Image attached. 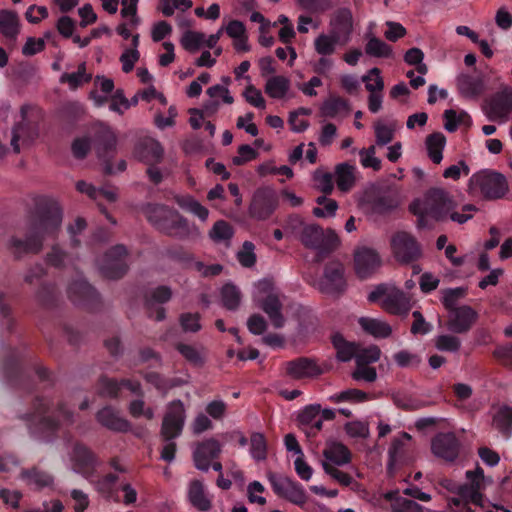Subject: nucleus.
I'll use <instances>...</instances> for the list:
<instances>
[{"label":"nucleus","instance_id":"nucleus-10","mask_svg":"<svg viewBox=\"0 0 512 512\" xmlns=\"http://www.w3.org/2000/svg\"><path fill=\"white\" fill-rule=\"evenodd\" d=\"M491 121L505 122L512 113V87L505 86L486 100L483 107Z\"/></svg>","mask_w":512,"mask_h":512},{"label":"nucleus","instance_id":"nucleus-37","mask_svg":"<svg viewBox=\"0 0 512 512\" xmlns=\"http://www.w3.org/2000/svg\"><path fill=\"white\" fill-rule=\"evenodd\" d=\"M350 112V106L347 100L331 95L320 107V115L322 117L335 118L340 112Z\"/></svg>","mask_w":512,"mask_h":512},{"label":"nucleus","instance_id":"nucleus-27","mask_svg":"<svg viewBox=\"0 0 512 512\" xmlns=\"http://www.w3.org/2000/svg\"><path fill=\"white\" fill-rule=\"evenodd\" d=\"M259 306L268 315L275 328L279 329L284 326L286 319L282 313L283 304L276 294H268L260 301Z\"/></svg>","mask_w":512,"mask_h":512},{"label":"nucleus","instance_id":"nucleus-20","mask_svg":"<svg viewBox=\"0 0 512 512\" xmlns=\"http://www.w3.org/2000/svg\"><path fill=\"white\" fill-rule=\"evenodd\" d=\"M133 155L137 160L147 165L161 163L164 158V148L157 140L146 137L136 143Z\"/></svg>","mask_w":512,"mask_h":512},{"label":"nucleus","instance_id":"nucleus-18","mask_svg":"<svg viewBox=\"0 0 512 512\" xmlns=\"http://www.w3.org/2000/svg\"><path fill=\"white\" fill-rule=\"evenodd\" d=\"M221 453V444L215 438H209L197 443L193 451V461L198 470L207 472L211 461L218 458Z\"/></svg>","mask_w":512,"mask_h":512},{"label":"nucleus","instance_id":"nucleus-19","mask_svg":"<svg viewBox=\"0 0 512 512\" xmlns=\"http://www.w3.org/2000/svg\"><path fill=\"white\" fill-rule=\"evenodd\" d=\"M364 197L375 213L383 214L398 206L395 193L389 189L371 188L365 192Z\"/></svg>","mask_w":512,"mask_h":512},{"label":"nucleus","instance_id":"nucleus-49","mask_svg":"<svg viewBox=\"0 0 512 512\" xmlns=\"http://www.w3.org/2000/svg\"><path fill=\"white\" fill-rule=\"evenodd\" d=\"M234 230L233 227L224 220H219L214 223L212 229L209 232L210 238L216 242H222V241H230V239L233 237Z\"/></svg>","mask_w":512,"mask_h":512},{"label":"nucleus","instance_id":"nucleus-25","mask_svg":"<svg viewBox=\"0 0 512 512\" xmlns=\"http://www.w3.org/2000/svg\"><path fill=\"white\" fill-rule=\"evenodd\" d=\"M457 87L459 93L469 99L479 98L486 90V85L482 76H472L461 74L457 78Z\"/></svg>","mask_w":512,"mask_h":512},{"label":"nucleus","instance_id":"nucleus-52","mask_svg":"<svg viewBox=\"0 0 512 512\" xmlns=\"http://www.w3.org/2000/svg\"><path fill=\"white\" fill-rule=\"evenodd\" d=\"M467 289L464 287H458L454 289H446L443 291V305L446 310L453 311L458 307L456 306L458 301L465 297Z\"/></svg>","mask_w":512,"mask_h":512},{"label":"nucleus","instance_id":"nucleus-31","mask_svg":"<svg viewBox=\"0 0 512 512\" xmlns=\"http://www.w3.org/2000/svg\"><path fill=\"white\" fill-rule=\"evenodd\" d=\"M331 343L336 350V359L338 361L348 362L356 357L358 344L347 341L341 333H333L331 335Z\"/></svg>","mask_w":512,"mask_h":512},{"label":"nucleus","instance_id":"nucleus-2","mask_svg":"<svg viewBox=\"0 0 512 512\" xmlns=\"http://www.w3.org/2000/svg\"><path fill=\"white\" fill-rule=\"evenodd\" d=\"M298 240L305 248L317 251L315 257L316 262H321L332 253L340 243V239L334 230H324L316 223H310L303 227Z\"/></svg>","mask_w":512,"mask_h":512},{"label":"nucleus","instance_id":"nucleus-53","mask_svg":"<svg viewBox=\"0 0 512 512\" xmlns=\"http://www.w3.org/2000/svg\"><path fill=\"white\" fill-rule=\"evenodd\" d=\"M203 40V33L188 30L182 35L180 42L185 50L195 53L199 50Z\"/></svg>","mask_w":512,"mask_h":512},{"label":"nucleus","instance_id":"nucleus-39","mask_svg":"<svg viewBox=\"0 0 512 512\" xmlns=\"http://www.w3.org/2000/svg\"><path fill=\"white\" fill-rule=\"evenodd\" d=\"M425 143L428 156L435 164H439L442 161V151L446 143L444 134L441 132H434L427 136Z\"/></svg>","mask_w":512,"mask_h":512},{"label":"nucleus","instance_id":"nucleus-63","mask_svg":"<svg viewBox=\"0 0 512 512\" xmlns=\"http://www.w3.org/2000/svg\"><path fill=\"white\" fill-rule=\"evenodd\" d=\"M238 156L232 158V163L235 166H242L247 162L254 160L258 157L259 153L248 144H243L238 147Z\"/></svg>","mask_w":512,"mask_h":512},{"label":"nucleus","instance_id":"nucleus-11","mask_svg":"<svg viewBox=\"0 0 512 512\" xmlns=\"http://www.w3.org/2000/svg\"><path fill=\"white\" fill-rule=\"evenodd\" d=\"M421 207L424 213H428L436 221H442L452 207V200L444 189L431 188L424 195Z\"/></svg>","mask_w":512,"mask_h":512},{"label":"nucleus","instance_id":"nucleus-28","mask_svg":"<svg viewBox=\"0 0 512 512\" xmlns=\"http://www.w3.org/2000/svg\"><path fill=\"white\" fill-rule=\"evenodd\" d=\"M174 211L175 209L162 204L148 203L142 207V212L147 220L161 232Z\"/></svg>","mask_w":512,"mask_h":512},{"label":"nucleus","instance_id":"nucleus-48","mask_svg":"<svg viewBox=\"0 0 512 512\" xmlns=\"http://www.w3.org/2000/svg\"><path fill=\"white\" fill-rule=\"evenodd\" d=\"M19 33V19L15 12L2 10V35L15 39Z\"/></svg>","mask_w":512,"mask_h":512},{"label":"nucleus","instance_id":"nucleus-56","mask_svg":"<svg viewBox=\"0 0 512 512\" xmlns=\"http://www.w3.org/2000/svg\"><path fill=\"white\" fill-rule=\"evenodd\" d=\"M435 347L440 351L457 352L461 347V341L454 335H439L435 339Z\"/></svg>","mask_w":512,"mask_h":512},{"label":"nucleus","instance_id":"nucleus-60","mask_svg":"<svg viewBox=\"0 0 512 512\" xmlns=\"http://www.w3.org/2000/svg\"><path fill=\"white\" fill-rule=\"evenodd\" d=\"M376 144L384 146L390 143L394 137V129L390 128L381 121H377L374 125Z\"/></svg>","mask_w":512,"mask_h":512},{"label":"nucleus","instance_id":"nucleus-46","mask_svg":"<svg viewBox=\"0 0 512 512\" xmlns=\"http://www.w3.org/2000/svg\"><path fill=\"white\" fill-rule=\"evenodd\" d=\"M365 53L372 57H390L392 55V48L390 45L381 39L372 36L369 38L366 46Z\"/></svg>","mask_w":512,"mask_h":512},{"label":"nucleus","instance_id":"nucleus-55","mask_svg":"<svg viewBox=\"0 0 512 512\" xmlns=\"http://www.w3.org/2000/svg\"><path fill=\"white\" fill-rule=\"evenodd\" d=\"M37 301L45 307H52L57 300V293L54 285L42 284L36 293Z\"/></svg>","mask_w":512,"mask_h":512},{"label":"nucleus","instance_id":"nucleus-15","mask_svg":"<svg viewBox=\"0 0 512 512\" xmlns=\"http://www.w3.org/2000/svg\"><path fill=\"white\" fill-rule=\"evenodd\" d=\"M432 453L447 462L457 459L460 450V442L452 432L439 433L431 442Z\"/></svg>","mask_w":512,"mask_h":512},{"label":"nucleus","instance_id":"nucleus-42","mask_svg":"<svg viewBox=\"0 0 512 512\" xmlns=\"http://www.w3.org/2000/svg\"><path fill=\"white\" fill-rule=\"evenodd\" d=\"M21 475L30 484H35L38 488L47 487L53 483V477L37 467L24 470Z\"/></svg>","mask_w":512,"mask_h":512},{"label":"nucleus","instance_id":"nucleus-40","mask_svg":"<svg viewBox=\"0 0 512 512\" xmlns=\"http://www.w3.org/2000/svg\"><path fill=\"white\" fill-rule=\"evenodd\" d=\"M290 88V81L285 76H273L265 84V93L274 99L283 98Z\"/></svg>","mask_w":512,"mask_h":512},{"label":"nucleus","instance_id":"nucleus-50","mask_svg":"<svg viewBox=\"0 0 512 512\" xmlns=\"http://www.w3.org/2000/svg\"><path fill=\"white\" fill-rule=\"evenodd\" d=\"M369 399V395L359 389H347L345 391H342L338 394L332 395L330 397V400L333 403H340V402H352V403H360L367 401Z\"/></svg>","mask_w":512,"mask_h":512},{"label":"nucleus","instance_id":"nucleus-30","mask_svg":"<svg viewBox=\"0 0 512 512\" xmlns=\"http://www.w3.org/2000/svg\"><path fill=\"white\" fill-rule=\"evenodd\" d=\"M382 308L394 315L408 313L411 308L410 299L401 290H393L382 301Z\"/></svg>","mask_w":512,"mask_h":512},{"label":"nucleus","instance_id":"nucleus-24","mask_svg":"<svg viewBox=\"0 0 512 512\" xmlns=\"http://www.w3.org/2000/svg\"><path fill=\"white\" fill-rule=\"evenodd\" d=\"M353 29L352 14L348 8L338 9L330 20V33L342 40L345 44Z\"/></svg>","mask_w":512,"mask_h":512},{"label":"nucleus","instance_id":"nucleus-36","mask_svg":"<svg viewBox=\"0 0 512 512\" xmlns=\"http://www.w3.org/2000/svg\"><path fill=\"white\" fill-rule=\"evenodd\" d=\"M121 392L120 380L100 375L96 382V393L103 398L118 399Z\"/></svg>","mask_w":512,"mask_h":512},{"label":"nucleus","instance_id":"nucleus-21","mask_svg":"<svg viewBox=\"0 0 512 512\" xmlns=\"http://www.w3.org/2000/svg\"><path fill=\"white\" fill-rule=\"evenodd\" d=\"M116 148V137L109 129L103 128L97 133L96 152L99 158L104 161V173L113 174L111 159Z\"/></svg>","mask_w":512,"mask_h":512},{"label":"nucleus","instance_id":"nucleus-17","mask_svg":"<svg viewBox=\"0 0 512 512\" xmlns=\"http://www.w3.org/2000/svg\"><path fill=\"white\" fill-rule=\"evenodd\" d=\"M68 296L75 304L85 306L89 309L95 308L100 303L99 293L84 280L72 282L68 288Z\"/></svg>","mask_w":512,"mask_h":512},{"label":"nucleus","instance_id":"nucleus-14","mask_svg":"<svg viewBox=\"0 0 512 512\" xmlns=\"http://www.w3.org/2000/svg\"><path fill=\"white\" fill-rule=\"evenodd\" d=\"M477 319V311L468 305H463L449 312L446 327L452 333L465 334L471 330Z\"/></svg>","mask_w":512,"mask_h":512},{"label":"nucleus","instance_id":"nucleus-43","mask_svg":"<svg viewBox=\"0 0 512 512\" xmlns=\"http://www.w3.org/2000/svg\"><path fill=\"white\" fill-rule=\"evenodd\" d=\"M481 486L478 481L473 479V484H465L459 487L458 495L461 496L465 502L469 504L472 502L475 505L483 506V495L480 493Z\"/></svg>","mask_w":512,"mask_h":512},{"label":"nucleus","instance_id":"nucleus-62","mask_svg":"<svg viewBox=\"0 0 512 512\" xmlns=\"http://www.w3.org/2000/svg\"><path fill=\"white\" fill-rule=\"evenodd\" d=\"M200 315L198 313H183L179 317L184 332L196 333L201 329Z\"/></svg>","mask_w":512,"mask_h":512},{"label":"nucleus","instance_id":"nucleus-16","mask_svg":"<svg viewBox=\"0 0 512 512\" xmlns=\"http://www.w3.org/2000/svg\"><path fill=\"white\" fill-rule=\"evenodd\" d=\"M381 266V258L376 250L362 247L354 252V269L360 279L371 276Z\"/></svg>","mask_w":512,"mask_h":512},{"label":"nucleus","instance_id":"nucleus-8","mask_svg":"<svg viewBox=\"0 0 512 512\" xmlns=\"http://www.w3.org/2000/svg\"><path fill=\"white\" fill-rule=\"evenodd\" d=\"M391 248L395 259L409 264L421 257V248L416 238L408 232H396L391 238Z\"/></svg>","mask_w":512,"mask_h":512},{"label":"nucleus","instance_id":"nucleus-59","mask_svg":"<svg viewBox=\"0 0 512 512\" xmlns=\"http://www.w3.org/2000/svg\"><path fill=\"white\" fill-rule=\"evenodd\" d=\"M67 252L60 248L59 245H53L51 250L46 254V263L55 268H63L67 259Z\"/></svg>","mask_w":512,"mask_h":512},{"label":"nucleus","instance_id":"nucleus-38","mask_svg":"<svg viewBox=\"0 0 512 512\" xmlns=\"http://www.w3.org/2000/svg\"><path fill=\"white\" fill-rule=\"evenodd\" d=\"M188 496L191 504L200 511H208L211 508V501L205 496L201 481L193 480L190 483Z\"/></svg>","mask_w":512,"mask_h":512},{"label":"nucleus","instance_id":"nucleus-51","mask_svg":"<svg viewBox=\"0 0 512 512\" xmlns=\"http://www.w3.org/2000/svg\"><path fill=\"white\" fill-rule=\"evenodd\" d=\"M380 355L381 350L377 345H371L363 349H360V346L358 345L355 357L356 364L357 366H366L370 363L378 361Z\"/></svg>","mask_w":512,"mask_h":512},{"label":"nucleus","instance_id":"nucleus-29","mask_svg":"<svg viewBox=\"0 0 512 512\" xmlns=\"http://www.w3.org/2000/svg\"><path fill=\"white\" fill-rule=\"evenodd\" d=\"M162 233L170 237L185 240L192 235V229L189 226L188 221L177 210H175L171 218H169L166 226L163 227Z\"/></svg>","mask_w":512,"mask_h":512},{"label":"nucleus","instance_id":"nucleus-9","mask_svg":"<svg viewBox=\"0 0 512 512\" xmlns=\"http://www.w3.org/2000/svg\"><path fill=\"white\" fill-rule=\"evenodd\" d=\"M277 206V192L269 186L259 187L253 193L249 205V215L257 220H265L272 215Z\"/></svg>","mask_w":512,"mask_h":512},{"label":"nucleus","instance_id":"nucleus-4","mask_svg":"<svg viewBox=\"0 0 512 512\" xmlns=\"http://www.w3.org/2000/svg\"><path fill=\"white\" fill-rule=\"evenodd\" d=\"M128 255L129 251L123 244L110 247L95 262L100 275L109 280L122 279L129 271V264L126 262Z\"/></svg>","mask_w":512,"mask_h":512},{"label":"nucleus","instance_id":"nucleus-44","mask_svg":"<svg viewBox=\"0 0 512 512\" xmlns=\"http://www.w3.org/2000/svg\"><path fill=\"white\" fill-rule=\"evenodd\" d=\"M392 400L399 409L404 411H417L426 406L425 402L404 393H394Z\"/></svg>","mask_w":512,"mask_h":512},{"label":"nucleus","instance_id":"nucleus-26","mask_svg":"<svg viewBox=\"0 0 512 512\" xmlns=\"http://www.w3.org/2000/svg\"><path fill=\"white\" fill-rule=\"evenodd\" d=\"M96 419L103 427L114 432H128L131 429V423L120 417L118 412L110 406L99 410Z\"/></svg>","mask_w":512,"mask_h":512},{"label":"nucleus","instance_id":"nucleus-35","mask_svg":"<svg viewBox=\"0 0 512 512\" xmlns=\"http://www.w3.org/2000/svg\"><path fill=\"white\" fill-rule=\"evenodd\" d=\"M492 426L501 434L509 437L512 433V407L502 405L492 417Z\"/></svg>","mask_w":512,"mask_h":512},{"label":"nucleus","instance_id":"nucleus-54","mask_svg":"<svg viewBox=\"0 0 512 512\" xmlns=\"http://www.w3.org/2000/svg\"><path fill=\"white\" fill-rule=\"evenodd\" d=\"M176 350L194 366L202 367L204 365V358L194 346L178 343L176 344Z\"/></svg>","mask_w":512,"mask_h":512},{"label":"nucleus","instance_id":"nucleus-22","mask_svg":"<svg viewBox=\"0 0 512 512\" xmlns=\"http://www.w3.org/2000/svg\"><path fill=\"white\" fill-rule=\"evenodd\" d=\"M94 453L84 444L75 443L71 455L73 469L85 477L92 475L95 465Z\"/></svg>","mask_w":512,"mask_h":512},{"label":"nucleus","instance_id":"nucleus-64","mask_svg":"<svg viewBox=\"0 0 512 512\" xmlns=\"http://www.w3.org/2000/svg\"><path fill=\"white\" fill-rule=\"evenodd\" d=\"M391 510L392 512H424L421 505L405 497L397 499L395 504H391Z\"/></svg>","mask_w":512,"mask_h":512},{"label":"nucleus","instance_id":"nucleus-3","mask_svg":"<svg viewBox=\"0 0 512 512\" xmlns=\"http://www.w3.org/2000/svg\"><path fill=\"white\" fill-rule=\"evenodd\" d=\"M21 121L12 130L11 146L15 153L20 152L22 146H30L39 136V122L42 119L41 111L36 107L25 104L20 109Z\"/></svg>","mask_w":512,"mask_h":512},{"label":"nucleus","instance_id":"nucleus-5","mask_svg":"<svg viewBox=\"0 0 512 512\" xmlns=\"http://www.w3.org/2000/svg\"><path fill=\"white\" fill-rule=\"evenodd\" d=\"M470 188H478L483 197L488 200L502 198L508 191L506 178L497 172L480 171L469 181Z\"/></svg>","mask_w":512,"mask_h":512},{"label":"nucleus","instance_id":"nucleus-45","mask_svg":"<svg viewBox=\"0 0 512 512\" xmlns=\"http://www.w3.org/2000/svg\"><path fill=\"white\" fill-rule=\"evenodd\" d=\"M221 298L226 309L236 310L240 305L241 293L235 285L227 283L221 289Z\"/></svg>","mask_w":512,"mask_h":512},{"label":"nucleus","instance_id":"nucleus-34","mask_svg":"<svg viewBox=\"0 0 512 512\" xmlns=\"http://www.w3.org/2000/svg\"><path fill=\"white\" fill-rule=\"evenodd\" d=\"M358 322L367 334L375 338H387L392 334V328L387 322L369 317H361Z\"/></svg>","mask_w":512,"mask_h":512},{"label":"nucleus","instance_id":"nucleus-47","mask_svg":"<svg viewBox=\"0 0 512 512\" xmlns=\"http://www.w3.org/2000/svg\"><path fill=\"white\" fill-rule=\"evenodd\" d=\"M342 40L329 32L328 35L320 34L314 42L315 50L320 55H331L335 52V46Z\"/></svg>","mask_w":512,"mask_h":512},{"label":"nucleus","instance_id":"nucleus-7","mask_svg":"<svg viewBox=\"0 0 512 512\" xmlns=\"http://www.w3.org/2000/svg\"><path fill=\"white\" fill-rule=\"evenodd\" d=\"M344 266L341 262L333 260L324 267L323 276L317 283L320 292L339 297L346 290V280L344 278Z\"/></svg>","mask_w":512,"mask_h":512},{"label":"nucleus","instance_id":"nucleus-12","mask_svg":"<svg viewBox=\"0 0 512 512\" xmlns=\"http://www.w3.org/2000/svg\"><path fill=\"white\" fill-rule=\"evenodd\" d=\"M6 249L15 260H21L29 255L40 254L44 249V242L26 229L25 237L12 236L7 241Z\"/></svg>","mask_w":512,"mask_h":512},{"label":"nucleus","instance_id":"nucleus-6","mask_svg":"<svg viewBox=\"0 0 512 512\" xmlns=\"http://www.w3.org/2000/svg\"><path fill=\"white\" fill-rule=\"evenodd\" d=\"M186 419V411L181 400L172 401L165 412L160 429V438L168 442L181 435Z\"/></svg>","mask_w":512,"mask_h":512},{"label":"nucleus","instance_id":"nucleus-13","mask_svg":"<svg viewBox=\"0 0 512 512\" xmlns=\"http://www.w3.org/2000/svg\"><path fill=\"white\" fill-rule=\"evenodd\" d=\"M268 479L279 497L299 506H303L307 502L305 491L291 478L277 477L275 474L269 473Z\"/></svg>","mask_w":512,"mask_h":512},{"label":"nucleus","instance_id":"nucleus-1","mask_svg":"<svg viewBox=\"0 0 512 512\" xmlns=\"http://www.w3.org/2000/svg\"><path fill=\"white\" fill-rule=\"evenodd\" d=\"M63 209L60 203L49 196H37L26 214V229L41 241L56 239L61 231Z\"/></svg>","mask_w":512,"mask_h":512},{"label":"nucleus","instance_id":"nucleus-41","mask_svg":"<svg viewBox=\"0 0 512 512\" xmlns=\"http://www.w3.org/2000/svg\"><path fill=\"white\" fill-rule=\"evenodd\" d=\"M336 184L340 191L346 192L355 184L354 167L348 163L336 166Z\"/></svg>","mask_w":512,"mask_h":512},{"label":"nucleus","instance_id":"nucleus-23","mask_svg":"<svg viewBox=\"0 0 512 512\" xmlns=\"http://www.w3.org/2000/svg\"><path fill=\"white\" fill-rule=\"evenodd\" d=\"M286 373L293 379L319 376L323 373L316 361L307 357H300L286 364Z\"/></svg>","mask_w":512,"mask_h":512},{"label":"nucleus","instance_id":"nucleus-32","mask_svg":"<svg viewBox=\"0 0 512 512\" xmlns=\"http://www.w3.org/2000/svg\"><path fill=\"white\" fill-rule=\"evenodd\" d=\"M323 455L327 460L338 466L350 463L352 456L347 446L336 441L327 442Z\"/></svg>","mask_w":512,"mask_h":512},{"label":"nucleus","instance_id":"nucleus-61","mask_svg":"<svg viewBox=\"0 0 512 512\" xmlns=\"http://www.w3.org/2000/svg\"><path fill=\"white\" fill-rule=\"evenodd\" d=\"M251 453L257 460H264L266 458V440L263 434L253 433L251 435Z\"/></svg>","mask_w":512,"mask_h":512},{"label":"nucleus","instance_id":"nucleus-58","mask_svg":"<svg viewBox=\"0 0 512 512\" xmlns=\"http://www.w3.org/2000/svg\"><path fill=\"white\" fill-rule=\"evenodd\" d=\"M4 373L9 383L13 385L17 383L18 377L21 374L19 356L7 357L4 365Z\"/></svg>","mask_w":512,"mask_h":512},{"label":"nucleus","instance_id":"nucleus-57","mask_svg":"<svg viewBox=\"0 0 512 512\" xmlns=\"http://www.w3.org/2000/svg\"><path fill=\"white\" fill-rule=\"evenodd\" d=\"M255 246L250 241L243 243L242 249L237 253V258L243 267L250 268L256 263V255L254 253Z\"/></svg>","mask_w":512,"mask_h":512},{"label":"nucleus","instance_id":"nucleus-33","mask_svg":"<svg viewBox=\"0 0 512 512\" xmlns=\"http://www.w3.org/2000/svg\"><path fill=\"white\" fill-rule=\"evenodd\" d=\"M172 290L170 287L161 285L152 289L144 296V307L148 316L152 318V310L156 304H164L171 300Z\"/></svg>","mask_w":512,"mask_h":512}]
</instances>
